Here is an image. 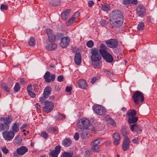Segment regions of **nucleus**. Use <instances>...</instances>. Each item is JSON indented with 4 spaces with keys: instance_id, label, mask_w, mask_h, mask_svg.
Here are the masks:
<instances>
[{
    "instance_id": "f257e3e1",
    "label": "nucleus",
    "mask_w": 157,
    "mask_h": 157,
    "mask_svg": "<svg viewBox=\"0 0 157 157\" xmlns=\"http://www.w3.org/2000/svg\"><path fill=\"white\" fill-rule=\"evenodd\" d=\"M109 21L113 26H120L123 22V16L121 12L118 10L112 11L110 14Z\"/></svg>"
},
{
    "instance_id": "f03ea898",
    "label": "nucleus",
    "mask_w": 157,
    "mask_h": 157,
    "mask_svg": "<svg viewBox=\"0 0 157 157\" xmlns=\"http://www.w3.org/2000/svg\"><path fill=\"white\" fill-rule=\"evenodd\" d=\"M90 59L92 61V65L95 69L101 67V56L99 53L98 49L94 48L91 49Z\"/></svg>"
},
{
    "instance_id": "7ed1b4c3",
    "label": "nucleus",
    "mask_w": 157,
    "mask_h": 157,
    "mask_svg": "<svg viewBox=\"0 0 157 157\" xmlns=\"http://www.w3.org/2000/svg\"><path fill=\"white\" fill-rule=\"evenodd\" d=\"M0 120L4 122L3 123H0V132H1L2 130H7L9 129L10 124L12 121V118L11 116H8L6 118L1 117Z\"/></svg>"
},
{
    "instance_id": "20e7f679",
    "label": "nucleus",
    "mask_w": 157,
    "mask_h": 157,
    "mask_svg": "<svg viewBox=\"0 0 157 157\" xmlns=\"http://www.w3.org/2000/svg\"><path fill=\"white\" fill-rule=\"evenodd\" d=\"M90 125V121L87 119L83 118L80 119L77 123V129L87 130Z\"/></svg>"
},
{
    "instance_id": "39448f33",
    "label": "nucleus",
    "mask_w": 157,
    "mask_h": 157,
    "mask_svg": "<svg viewBox=\"0 0 157 157\" xmlns=\"http://www.w3.org/2000/svg\"><path fill=\"white\" fill-rule=\"evenodd\" d=\"M132 98L136 105L139 104L140 102H142L144 99L143 93L139 91H135V93L133 94Z\"/></svg>"
},
{
    "instance_id": "423d86ee",
    "label": "nucleus",
    "mask_w": 157,
    "mask_h": 157,
    "mask_svg": "<svg viewBox=\"0 0 157 157\" xmlns=\"http://www.w3.org/2000/svg\"><path fill=\"white\" fill-rule=\"evenodd\" d=\"M93 111L96 114L100 116H104L106 114V109L103 106L101 105H95L93 108Z\"/></svg>"
},
{
    "instance_id": "0eeeda50",
    "label": "nucleus",
    "mask_w": 157,
    "mask_h": 157,
    "mask_svg": "<svg viewBox=\"0 0 157 157\" xmlns=\"http://www.w3.org/2000/svg\"><path fill=\"white\" fill-rule=\"evenodd\" d=\"M136 112L135 110L128 111L127 113V115L128 117V121L130 124L134 123L136 122L138 120V118L136 117Z\"/></svg>"
},
{
    "instance_id": "6e6552de",
    "label": "nucleus",
    "mask_w": 157,
    "mask_h": 157,
    "mask_svg": "<svg viewBox=\"0 0 157 157\" xmlns=\"http://www.w3.org/2000/svg\"><path fill=\"white\" fill-rule=\"evenodd\" d=\"M45 106L42 108V110L44 112L48 113L51 111L54 108L53 103L48 101H45L44 102Z\"/></svg>"
},
{
    "instance_id": "1a4fd4ad",
    "label": "nucleus",
    "mask_w": 157,
    "mask_h": 157,
    "mask_svg": "<svg viewBox=\"0 0 157 157\" xmlns=\"http://www.w3.org/2000/svg\"><path fill=\"white\" fill-rule=\"evenodd\" d=\"M28 149L25 146H21L18 148L16 151L13 152L14 156H17L18 155H22L25 154L28 151Z\"/></svg>"
},
{
    "instance_id": "9d476101",
    "label": "nucleus",
    "mask_w": 157,
    "mask_h": 157,
    "mask_svg": "<svg viewBox=\"0 0 157 157\" xmlns=\"http://www.w3.org/2000/svg\"><path fill=\"white\" fill-rule=\"evenodd\" d=\"M101 141V139L98 138L94 140L91 143L90 145L92 146L91 149L93 151H99V145Z\"/></svg>"
},
{
    "instance_id": "9b49d317",
    "label": "nucleus",
    "mask_w": 157,
    "mask_h": 157,
    "mask_svg": "<svg viewBox=\"0 0 157 157\" xmlns=\"http://www.w3.org/2000/svg\"><path fill=\"white\" fill-rule=\"evenodd\" d=\"M46 33L48 37V40L50 42H54L56 40V36L53 31L50 29L46 30Z\"/></svg>"
},
{
    "instance_id": "f8f14e48",
    "label": "nucleus",
    "mask_w": 157,
    "mask_h": 157,
    "mask_svg": "<svg viewBox=\"0 0 157 157\" xmlns=\"http://www.w3.org/2000/svg\"><path fill=\"white\" fill-rule=\"evenodd\" d=\"M2 136L5 140H10L13 138L15 134L12 131H6L2 133Z\"/></svg>"
},
{
    "instance_id": "ddd939ff",
    "label": "nucleus",
    "mask_w": 157,
    "mask_h": 157,
    "mask_svg": "<svg viewBox=\"0 0 157 157\" xmlns=\"http://www.w3.org/2000/svg\"><path fill=\"white\" fill-rule=\"evenodd\" d=\"M44 77L46 82L47 83L53 82L55 78V75L52 74L51 76L50 73L48 71H47L46 72Z\"/></svg>"
},
{
    "instance_id": "4468645a",
    "label": "nucleus",
    "mask_w": 157,
    "mask_h": 157,
    "mask_svg": "<svg viewBox=\"0 0 157 157\" xmlns=\"http://www.w3.org/2000/svg\"><path fill=\"white\" fill-rule=\"evenodd\" d=\"M61 149V147L60 146H56L54 150L50 151L49 153V155H51L52 157H57L58 155L60 152Z\"/></svg>"
},
{
    "instance_id": "2eb2a0df",
    "label": "nucleus",
    "mask_w": 157,
    "mask_h": 157,
    "mask_svg": "<svg viewBox=\"0 0 157 157\" xmlns=\"http://www.w3.org/2000/svg\"><path fill=\"white\" fill-rule=\"evenodd\" d=\"M105 43L108 47L115 48H116L118 45V42L115 39H111L105 41Z\"/></svg>"
},
{
    "instance_id": "dca6fc26",
    "label": "nucleus",
    "mask_w": 157,
    "mask_h": 157,
    "mask_svg": "<svg viewBox=\"0 0 157 157\" xmlns=\"http://www.w3.org/2000/svg\"><path fill=\"white\" fill-rule=\"evenodd\" d=\"M145 10L143 6L138 5L136 9L137 14L140 17H142L145 14Z\"/></svg>"
},
{
    "instance_id": "f3484780",
    "label": "nucleus",
    "mask_w": 157,
    "mask_h": 157,
    "mask_svg": "<svg viewBox=\"0 0 157 157\" xmlns=\"http://www.w3.org/2000/svg\"><path fill=\"white\" fill-rule=\"evenodd\" d=\"M70 41V39L68 37H64L62 38L60 45L62 48H65L68 45Z\"/></svg>"
},
{
    "instance_id": "a211bd4d",
    "label": "nucleus",
    "mask_w": 157,
    "mask_h": 157,
    "mask_svg": "<svg viewBox=\"0 0 157 157\" xmlns=\"http://www.w3.org/2000/svg\"><path fill=\"white\" fill-rule=\"evenodd\" d=\"M130 141L128 137H125L124 140L122 145V148L123 151H127L129 148Z\"/></svg>"
},
{
    "instance_id": "6ab92c4d",
    "label": "nucleus",
    "mask_w": 157,
    "mask_h": 157,
    "mask_svg": "<svg viewBox=\"0 0 157 157\" xmlns=\"http://www.w3.org/2000/svg\"><path fill=\"white\" fill-rule=\"evenodd\" d=\"M90 130V129H87V130L79 129H78L77 130L80 132L81 137L83 139H86L88 137V135Z\"/></svg>"
},
{
    "instance_id": "aec40b11",
    "label": "nucleus",
    "mask_w": 157,
    "mask_h": 157,
    "mask_svg": "<svg viewBox=\"0 0 157 157\" xmlns=\"http://www.w3.org/2000/svg\"><path fill=\"white\" fill-rule=\"evenodd\" d=\"M79 15V13L78 12H75L71 18L69 19L66 23L67 26H70L75 21L76 19V17H77Z\"/></svg>"
},
{
    "instance_id": "412c9836",
    "label": "nucleus",
    "mask_w": 157,
    "mask_h": 157,
    "mask_svg": "<svg viewBox=\"0 0 157 157\" xmlns=\"http://www.w3.org/2000/svg\"><path fill=\"white\" fill-rule=\"evenodd\" d=\"M130 129L132 132H136L137 133L141 131V127L137 125L136 124L132 125L130 127Z\"/></svg>"
},
{
    "instance_id": "4be33fe9",
    "label": "nucleus",
    "mask_w": 157,
    "mask_h": 157,
    "mask_svg": "<svg viewBox=\"0 0 157 157\" xmlns=\"http://www.w3.org/2000/svg\"><path fill=\"white\" fill-rule=\"evenodd\" d=\"M75 62L77 65H79L82 61L81 55L79 53L75 54Z\"/></svg>"
},
{
    "instance_id": "5701e85b",
    "label": "nucleus",
    "mask_w": 157,
    "mask_h": 157,
    "mask_svg": "<svg viewBox=\"0 0 157 157\" xmlns=\"http://www.w3.org/2000/svg\"><path fill=\"white\" fill-rule=\"evenodd\" d=\"M51 92V88L50 86L46 87L44 91L43 96L44 97L47 98L50 94Z\"/></svg>"
},
{
    "instance_id": "b1692460",
    "label": "nucleus",
    "mask_w": 157,
    "mask_h": 157,
    "mask_svg": "<svg viewBox=\"0 0 157 157\" xmlns=\"http://www.w3.org/2000/svg\"><path fill=\"white\" fill-rule=\"evenodd\" d=\"M71 11L70 9H68L62 13L61 15L62 18L63 20H66L70 16Z\"/></svg>"
},
{
    "instance_id": "393cba45",
    "label": "nucleus",
    "mask_w": 157,
    "mask_h": 157,
    "mask_svg": "<svg viewBox=\"0 0 157 157\" xmlns=\"http://www.w3.org/2000/svg\"><path fill=\"white\" fill-rule=\"evenodd\" d=\"M114 140V144L117 145L119 144V142L121 138L119 134L118 133H115L113 136Z\"/></svg>"
},
{
    "instance_id": "a878e982",
    "label": "nucleus",
    "mask_w": 157,
    "mask_h": 157,
    "mask_svg": "<svg viewBox=\"0 0 157 157\" xmlns=\"http://www.w3.org/2000/svg\"><path fill=\"white\" fill-rule=\"evenodd\" d=\"M51 44H48L45 47L46 49L48 51H52L57 48V45L54 42H50Z\"/></svg>"
},
{
    "instance_id": "bb28decb",
    "label": "nucleus",
    "mask_w": 157,
    "mask_h": 157,
    "mask_svg": "<svg viewBox=\"0 0 157 157\" xmlns=\"http://www.w3.org/2000/svg\"><path fill=\"white\" fill-rule=\"evenodd\" d=\"M78 84L80 88L82 89H86L87 85L85 81L82 79H80L78 81Z\"/></svg>"
},
{
    "instance_id": "cd10ccee",
    "label": "nucleus",
    "mask_w": 157,
    "mask_h": 157,
    "mask_svg": "<svg viewBox=\"0 0 157 157\" xmlns=\"http://www.w3.org/2000/svg\"><path fill=\"white\" fill-rule=\"evenodd\" d=\"M121 132L123 136H124L127 135L129 133L128 130V127L126 126H123L121 129Z\"/></svg>"
},
{
    "instance_id": "c85d7f7f",
    "label": "nucleus",
    "mask_w": 157,
    "mask_h": 157,
    "mask_svg": "<svg viewBox=\"0 0 157 157\" xmlns=\"http://www.w3.org/2000/svg\"><path fill=\"white\" fill-rule=\"evenodd\" d=\"M106 61L109 63H111L113 60V58L112 56L109 54L108 53L105 56V57H103Z\"/></svg>"
},
{
    "instance_id": "c756f323",
    "label": "nucleus",
    "mask_w": 157,
    "mask_h": 157,
    "mask_svg": "<svg viewBox=\"0 0 157 157\" xmlns=\"http://www.w3.org/2000/svg\"><path fill=\"white\" fill-rule=\"evenodd\" d=\"M11 129L12 132L15 133L17 132L19 130V127L16 123H14Z\"/></svg>"
},
{
    "instance_id": "7c9ffc66",
    "label": "nucleus",
    "mask_w": 157,
    "mask_h": 157,
    "mask_svg": "<svg viewBox=\"0 0 157 157\" xmlns=\"http://www.w3.org/2000/svg\"><path fill=\"white\" fill-rule=\"evenodd\" d=\"M72 141L70 139H66L63 141V144L65 147H68L71 144Z\"/></svg>"
},
{
    "instance_id": "2f4dec72",
    "label": "nucleus",
    "mask_w": 157,
    "mask_h": 157,
    "mask_svg": "<svg viewBox=\"0 0 157 157\" xmlns=\"http://www.w3.org/2000/svg\"><path fill=\"white\" fill-rule=\"evenodd\" d=\"M100 52L99 54L101 56H102L103 58L105 57V56L108 54V52L106 51V49H100L98 50V52Z\"/></svg>"
},
{
    "instance_id": "473e14b6",
    "label": "nucleus",
    "mask_w": 157,
    "mask_h": 157,
    "mask_svg": "<svg viewBox=\"0 0 157 157\" xmlns=\"http://www.w3.org/2000/svg\"><path fill=\"white\" fill-rule=\"evenodd\" d=\"M35 44L36 41L34 38L33 37H31L29 41V45L30 46H33Z\"/></svg>"
},
{
    "instance_id": "72a5a7b5",
    "label": "nucleus",
    "mask_w": 157,
    "mask_h": 157,
    "mask_svg": "<svg viewBox=\"0 0 157 157\" xmlns=\"http://www.w3.org/2000/svg\"><path fill=\"white\" fill-rule=\"evenodd\" d=\"M110 9V6L108 4H104L101 6V9L104 11H108Z\"/></svg>"
},
{
    "instance_id": "f704fd0d",
    "label": "nucleus",
    "mask_w": 157,
    "mask_h": 157,
    "mask_svg": "<svg viewBox=\"0 0 157 157\" xmlns=\"http://www.w3.org/2000/svg\"><path fill=\"white\" fill-rule=\"evenodd\" d=\"M144 24L142 21L140 22L138 24L137 28L139 30H141L143 29L144 28Z\"/></svg>"
},
{
    "instance_id": "c9c22d12",
    "label": "nucleus",
    "mask_w": 157,
    "mask_h": 157,
    "mask_svg": "<svg viewBox=\"0 0 157 157\" xmlns=\"http://www.w3.org/2000/svg\"><path fill=\"white\" fill-rule=\"evenodd\" d=\"M2 88L7 92L10 91V88L5 83H3L1 85Z\"/></svg>"
},
{
    "instance_id": "e433bc0d",
    "label": "nucleus",
    "mask_w": 157,
    "mask_h": 157,
    "mask_svg": "<svg viewBox=\"0 0 157 157\" xmlns=\"http://www.w3.org/2000/svg\"><path fill=\"white\" fill-rule=\"evenodd\" d=\"M20 88L21 87L19 84L17 82L15 84L14 88V90L15 92H17L20 90Z\"/></svg>"
},
{
    "instance_id": "4c0bfd02",
    "label": "nucleus",
    "mask_w": 157,
    "mask_h": 157,
    "mask_svg": "<svg viewBox=\"0 0 157 157\" xmlns=\"http://www.w3.org/2000/svg\"><path fill=\"white\" fill-rule=\"evenodd\" d=\"M131 0H123V4L127 7L129 6L131 4Z\"/></svg>"
},
{
    "instance_id": "58836bf2",
    "label": "nucleus",
    "mask_w": 157,
    "mask_h": 157,
    "mask_svg": "<svg viewBox=\"0 0 157 157\" xmlns=\"http://www.w3.org/2000/svg\"><path fill=\"white\" fill-rule=\"evenodd\" d=\"M71 155L69 152H64L61 155V157H71Z\"/></svg>"
},
{
    "instance_id": "ea45409f",
    "label": "nucleus",
    "mask_w": 157,
    "mask_h": 157,
    "mask_svg": "<svg viewBox=\"0 0 157 157\" xmlns=\"http://www.w3.org/2000/svg\"><path fill=\"white\" fill-rule=\"evenodd\" d=\"M86 45L89 48H92L94 46V42L91 40H89L87 42Z\"/></svg>"
},
{
    "instance_id": "a19ab883",
    "label": "nucleus",
    "mask_w": 157,
    "mask_h": 157,
    "mask_svg": "<svg viewBox=\"0 0 157 157\" xmlns=\"http://www.w3.org/2000/svg\"><path fill=\"white\" fill-rule=\"evenodd\" d=\"M8 9V6L6 5L2 4L0 6V9L1 10H6Z\"/></svg>"
},
{
    "instance_id": "79ce46f5",
    "label": "nucleus",
    "mask_w": 157,
    "mask_h": 157,
    "mask_svg": "<svg viewBox=\"0 0 157 157\" xmlns=\"http://www.w3.org/2000/svg\"><path fill=\"white\" fill-rule=\"evenodd\" d=\"M100 23L102 26H104L107 25L108 22L104 19H102L100 21Z\"/></svg>"
},
{
    "instance_id": "37998d69",
    "label": "nucleus",
    "mask_w": 157,
    "mask_h": 157,
    "mask_svg": "<svg viewBox=\"0 0 157 157\" xmlns=\"http://www.w3.org/2000/svg\"><path fill=\"white\" fill-rule=\"evenodd\" d=\"M98 78L99 77L98 76H97V77H94L91 79L90 82L92 84H94L97 81V80L98 79Z\"/></svg>"
},
{
    "instance_id": "c03bdc74",
    "label": "nucleus",
    "mask_w": 157,
    "mask_h": 157,
    "mask_svg": "<svg viewBox=\"0 0 157 157\" xmlns=\"http://www.w3.org/2000/svg\"><path fill=\"white\" fill-rule=\"evenodd\" d=\"M74 137L75 140H78L79 138V135L78 133L77 132H76L74 135Z\"/></svg>"
},
{
    "instance_id": "a18cd8bd",
    "label": "nucleus",
    "mask_w": 157,
    "mask_h": 157,
    "mask_svg": "<svg viewBox=\"0 0 157 157\" xmlns=\"http://www.w3.org/2000/svg\"><path fill=\"white\" fill-rule=\"evenodd\" d=\"M41 136L44 139H46L48 137V135L46 132H42Z\"/></svg>"
},
{
    "instance_id": "49530a36",
    "label": "nucleus",
    "mask_w": 157,
    "mask_h": 157,
    "mask_svg": "<svg viewBox=\"0 0 157 157\" xmlns=\"http://www.w3.org/2000/svg\"><path fill=\"white\" fill-rule=\"evenodd\" d=\"M2 150L3 151V152L5 154H6L8 152L9 150L6 147H2Z\"/></svg>"
},
{
    "instance_id": "de8ad7c7",
    "label": "nucleus",
    "mask_w": 157,
    "mask_h": 157,
    "mask_svg": "<svg viewBox=\"0 0 157 157\" xmlns=\"http://www.w3.org/2000/svg\"><path fill=\"white\" fill-rule=\"evenodd\" d=\"M94 4V3L92 0H90L88 2V5L89 7H91Z\"/></svg>"
},
{
    "instance_id": "09e8293b",
    "label": "nucleus",
    "mask_w": 157,
    "mask_h": 157,
    "mask_svg": "<svg viewBox=\"0 0 157 157\" xmlns=\"http://www.w3.org/2000/svg\"><path fill=\"white\" fill-rule=\"evenodd\" d=\"M28 93L29 95L31 97H33L35 96V94L32 91H28Z\"/></svg>"
},
{
    "instance_id": "8fccbe9b",
    "label": "nucleus",
    "mask_w": 157,
    "mask_h": 157,
    "mask_svg": "<svg viewBox=\"0 0 157 157\" xmlns=\"http://www.w3.org/2000/svg\"><path fill=\"white\" fill-rule=\"evenodd\" d=\"M63 77L62 75H59L58 77L57 80L59 82H61L63 81Z\"/></svg>"
},
{
    "instance_id": "3c124183",
    "label": "nucleus",
    "mask_w": 157,
    "mask_h": 157,
    "mask_svg": "<svg viewBox=\"0 0 157 157\" xmlns=\"http://www.w3.org/2000/svg\"><path fill=\"white\" fill-rule=\"evenodd\" d=\"M20 82L21 84L24 85L26 83V81L24 78H22L20 79Z\"/></svg>"
},
{
    "instance_id": "603ef678",
    "label": "nucleus",
    "mask_w": 157,
    "mask_h": 157,
    "mask_svg": "<svg viewBox=\"0 0 157 157\" xmlns=\"http://www.w3.org/2000/svg\"><path fill=\"white\" fill-rule=\"evenodd\" d=\"M100 49H106V46L104 44H101L100 45Z\"/></svg>"
},
{
    "instance_id": "864d4df0",
    "label": "nucleus",
    "mask_w": 157,
    "mask_h": 157,
    "mask_svg": "<svg viewBox=\"0 0 157 157\" xmlns=\"http://www.w3.org/2000/svg\"><path fill=\"white\" fill-rule=\"evenodd\" d=\"M44 97H40L39 98V101L41 103H44L45 99L44 98Z\"/></svg>"
},
{
    "instance_id": "5fc2aeb1",
    "label": "nucleus",
    "mask_w": 157,
    "mask_h": 157,
    "mask_svg": "<svg viewBox=\"0 0 157 157\" xmlns=\"http://www.w3.org/2000/svg\"><path fill=\"white\" fill-rule=\"evenodd\" d=\"M60 89V87H59V85H56L55 87V89L56 91H58Z\"/></svg>"
},
{
    "instance_id": "6e6d98bb",
    "label": "nucleus",
    "mask_w": 157,
    "mask_h": 157,
    "mask_svg": "<svg viewBox=\"0 0 157 157\" xmlns=\"http://www.w3.org/2000/svg\"><path fill=\"white\" fill-rule=\"evenodd\" d=\"M72 90L71 87L67 86L66 88V91L67 92H70Z\"/></svg>"
},
{
    "instance_id": "4d7b16f0",
    "label": "nucleus",
    "mask_w": 157,
    "mask_h": 157,
    "mask_svg": "<svg viewBox=\"0 0 157 157\" xmlns=\"http://www.w3.org/2000/svg\"><path fill=\"white\" fill-rule=\"evenodd\" d=\"M32 86L31 85H29L27 88V90L28 91H28H31L32 89Z\"/></svg>"
},
{
    "instance_id": "13d9d810",
    "label": "nucleus",
    "mask_w": 157,
    "mask_h": 157,
    "mask_svg": "<svg viewBox=\"0 0 157 157\" xmlns=\"http://www.w3.org/2000/svg\"><path fill=\"white\" fill-rule=\"evenodd\" d=\"M131 3L135 5H137L138 4V2L137 0H132L131 1Z\"/></svg>"
},
{
    "instance_id": "bf43d9fd",
    "label": "nucleus",
    "mask_w": 157,
    "mask_h": 157,
    "mask_svg": "<svg viewBox=\"0 0 157 157\" xmlns=\"http://www.w3.org/2000/svg\"><path fill=\"white\" fill-rule=\"evenodd\" d=\"M138 140V138H135L132 140V141L133 143L137 144H138V143L137 142Z\"/></svg>"
},
{
    "instance_id": "052dcab7",
    "label": "nucleus",
    "mask_w": 157,
    "mask_h": 157,
    "mask_svg": "<svg viewBox=\"0 0 157 157\" xmlns=\"http://www.w3.org/2000/svg\"><path fill=\"white\" fill-rule=\"evenodd\" d=\"M59 117L60 119H62L65 118V116L64 114H60Z\"/></svg>"
},
{
    "instance_id": "680f3d73",
    "label": "nucleus",
    "mask_w": 157,
    "mask_h": 157,
    "mask_svg": "<svg viewBox=\"0 0 157 157\" xmlns=\"http://www.w3.org/2000/svg\"><path fill=\"white\" fill-rule=\"evenodd\" d=\"M106 74L108 75H113V73L112 72H111V71H106Z\"/></svg>"
},
{
    "instance_id": "e2e57ef3",
    "label": "nucleus",
    "mask_w": 157,
    "mask_h": 157,
    "mask_svg": "<svg viewBox=\"0 0 157 157\" xmlns=\"http://www.w3.org/2000/svg\"><path fill=\"white\" fill-rule=\"evenodd\" d=\"M51 130L53 132H55L57 131V129L56 128H50Z\"/></svg>"
},
{
    "instance_id": "0e129e2a",
    "label": "nucleus",
    "mask_w": 157,
    "mask_h": 157,
    "mask_svg": "<svg viewBox=\"0 0 157 157\" xmlns=\"http://www.w3.org/2000/svg\"><path fill=\"white\" fill-rule=\"evenodd\" d=\"M27 127V124H23L22 125V126L21 128V129H22V128H26Z\"/></svg>"
},
{
    "instance_id": "69168bd1",
    "label": "nucleus",
    "mask_w": 157,
    "mask_h": 157,
    "mask_svg": "<svg viewBox=\"0 0 157 157\" xmlns=\"http://www.w3.org/2000/svg\"><path fill=\"white\" fill-rule=\"evenodd\" d=\"M57 35L58 36L61 37L63 36L62 34L61 33H58L57 34Z\"/></svg>"
},
{
    "instance_id": "338daca9",
    "label": "nucleus",
    "mask_w": 157,
    "mask_h": 157,
    "mask_svg": "<svg viewBox=\"0 0 157 157\" xmlns=\"http://www.w3.org/2000/svg\"><path fill=\"white\" fill-rule=\"evenodd\" d=\"M90 131L91 132L93 131L95 132V129L94 128V127H92V128L91 129Z\"/></svg>"
},
{
    "instance_id": "774afa93",
    "label": "nucleus",
    "mask_w": 157,
    "mask_h": 157,
    "mask_svg": "<svg viewBox=\"0 0 157 157\" xmlns=\"http://www.w3.org/2000/svg\"><path fill=\"white\" fill-rule=\"evenodd\" d=\"M50 99L52 100L54 99V96H50Z\"/></svg>"
}]
</instances>
